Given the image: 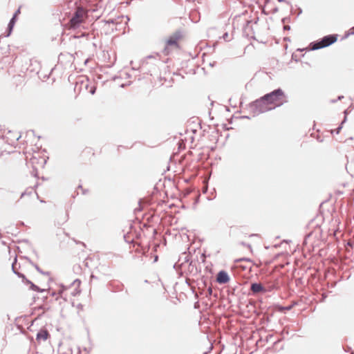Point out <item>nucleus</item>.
I'll use <instances>...</instances> for the list:
<instances>
[{"label":"nucleus","mask_w":354,"mask_h":354,"mask_svg":"<svg viewBox=\"0 0 354 354\" xmlns=\"http://www.w3.org/2000/svg\"><path fill=\"white\" fill-rule=\"evenodd\" d=\"M344 120L342 122V124H343L346 122V116H347V115L348 114V109L345 110V111H344Z\"/></svg>","instance_id":"16"},{"label":"nucleus","mask_w":354,"mask_h":354,"mask_svg":"<svg viewBox=\"0 0 354 354\" xmlns=\"http://www.w3.org/2000/svg\"><path fill=\"white\" fill-rule=\"evenodd\" d=\"M263 99L266 100L270 106L274 104V107L280 106L283 103L287 102L286 95L284 91L280 88L264 95Z\"/></svg>","instance_id":"1"},{"label":"nucleus","mask_w":354,"mask_h":354,"mask_svg":"<svg viewBox=\"0 0 354 354\" xmlns=\"http://www.w3.org/2000/svg\"><path fill=\"white\" fill-rule=\"evenodd\" d=\"M25 283L26 285H30V289L32 290L39 292H44L46 290L45 289L40 288L39 287H38L37 286L34 284L32 281H30L28 279L26 280Z\"/></svg>","instance_id":"10"},{"label":"nucleus","mask_w":354,"mask_h":354,"mask_svg":"<svg viewBox=\"0 0 354 354\" xmlns=\"http://www.w3.org/2000/svg\"><path fill=\"white\" fill-rule=\"evenodd\" d=\"M242 244H243V245H245V246H246V245H247V244H245V243H242Z\"/></svg>","instance_id":"25"},{"label":"nucleus","mask_w":354,"mask_h":354,"mask_svg":"<svg viewBox=\"0 0 354 354\" xmlns=\"http://www.w3.org/2000/svg\"><path fill=\"white\" fill-rule=\"evenodd\" d=\"M16 263H17V259L15 258V261L12 264V270L15 274V272H17L16 270V268H15Z\"/></svg>","instance_id":"15"},{"label":"nucleus","mask_w":354,"mask_h":354,"mask_svg":"<svg viewBox=\"0 0 354 354\" xmlns=\"http://www.w3.org/2000/svg\"><path fill=\"white\" fill-rule=\"evenodd\" d=\"M15 274L17 275L19 277L21 278L22 279V281L25 283V282L26 281V280H28V279L25 277V275L21 272H19L18 271L17 272H15Z\"/></svg>","instance_id":"13"},{"label":"nucleus","mask_w":354,"mask_h":354,"mask_svg":"<svg viewBox=\"0 0 354 354\" xmlns=\"http://www.w3.org/2000/svg\"><path fill=\"white\" fill-rule=\"evenodd\" d=\"M230 281V277L227 272L221 270L216 276V281L220 284H225Z\"/></svg>","instance_id":"5"},{"label":"nucleus","mask_w":354,"mask_h":354,"mask_svg":"<svg viewBox=\"0 0 354 354\" xmlns=\"http://www.w3.org/2000/svg\"><path fill=\"white\" fill-rule=\"evenodd\" d=\"M75 283H78V285L80 283V280L79 279H75L74 281H73V284Z\"/></svg>","instance_id":"21"},{"label":"nucleus","mask_w":354,"mask_h":354,"mask_svg":"<svg viewBox=\"0 0 354 354\" xmlns=\"http://www.w3.org/2000/svg\"><path fill=\"white\" fill-rule=\"evenodd\" d=\"M246 246H247V248H250V249H251V245H250V244H247V245H246Z\"/></svg>","instance_id":"24"},{"label":"nucleus","mask_w":354,"mask_h":354,"mask_svg":"<svg viewBox=\"0 0 354 354\" xmlns=\"http://www.w3.org/2000/svg\"><path fill=\"white\" fill-rule=\"evenodd\" d=\"M223 39L225 40H228V33L227 32H225L223 36Z\"/></svg>","instance_id":"18"},{"label":"nucleus","mask_w":354,"mask_h":354,"mask_svg":"<svg viewBox=\"0 0 354 354\" xmlns=\"http://www.w3.org/2000/svg\"><path fill=\"white\" fill-rule=\"evenodd\" d=\"M283 28H284V30H290V26L286 25V26H285L283 27Z\"/></svg>","instance_id":"22"},{"label":"nucleus","mask_w":354,"mask_h":354,"mask_svg":"<svg viewBox=\"0 0 354 354\" xmlns=\"http://www.w3.org/2000/svg\"><path fill=\"white\" fill-rule=\"evenodd\" d=\"M208 292H209V295H212V288H208Z\"/></svg>","instance_id":"23"},{"label":"nucleus","mask_w":354,"mask_h":354,"mask_svg":"<svg viewBox=\"0 0 354 354\" xmlns=\"http://www.w3.org/2000/svg\"><path fill=\"white\" fill-rule=\"evenodd\" d=\"M249 261V262L252 261V260L250 259H249V258H241V259H236L235 261V262L238 263V262H241V261Z\"/></svg>","instance_id":"14"},{"label":"nucleus","mask_w":354,"mask_h":354,"mask_svg":"<svg viewBox=\"0 0 354 354\" xmlns=\"http://www.w3.org/2000/svg\"><path fill=\"white\" fill-rule=\"evenodd\" d=\"M30 263L34 266V268L37 270V272L39 273L44 274V275H48V272H44L43 271L37 264L34 263L33 262H30Z\"/></svg>","instance_id":"11"},{"label":"nucleus","mask_w":354,"mask_h":354,"mask_svg":"<svg viewBox=\"0 0 354 354\" xmlns=\"http://www.w3.org/2000/svg\"><path fill=\"white\" fill-rule=\"evenodd\" d=\"M37 161V159L33 156L32 158H30V162L31 164L32 165V167H33V170L34 171H35V173L33 174V175L35 176H37V169H35V164L36 163V162Z\"/></svg>","instance_id":"12"},{"label":"nucleus","mask_w":354,"mask_h":354,"mask_svg":"<svg viewBox=\"0 0 354 354\" xmlns=\"http://www.w3.org/2000/svg\"><path fill=\"white\" fill-rule=\"evenodd\" d=\"M95 87H93V88H92L91 89L90 93H91L92 95H93V94L95 93Z\"/></svg>","instance_id":"19"},{"label":"nucleus","mask_w":354,"mask_h":354,"mask_svg":"<svg viewBox=\"0 0 354 354\" xmlns=\"http://www.w3.org/2000/svg\"><path fill=\"white\" fill-rule=\"evenodd\" d=\"M249 108L254 115H258L260 113H263L274 109V107H271L268 103H267L266 100L263 99V96L251 102L249 105Z\"/></svg>","instance_id":"2"},{"label":"nucleus","mask_w":354,"mask_h":354,"mask_svg":"<svg viewBox=\"0 0 354 354\" xmlns=\"http://www.w3.org/2000/svg\"><path fill=\"white\" fill-rule=\"evenodd\" d=\"M250 290L254 294L266 292L265 288L262 286L261 283H252L250 286Z\"/></svg>","instance_id":"7"},{"label":"nucleus","mask_w":354,"mask_h":354,"mask_svg":"<svg viewBox=\"0 0 354 354\" xmlns=\"http://www.w3.org/2000/svg\"><path fill=\"white\" fill-rule=\"evenodd\" d=\"M337 39L336 35H328L324 36L320 41L313 42L310 44L312 50H318L327 47L334 44Z\"/></svg>","instance_id":"3"},{"label":"nucleus","mask_w":354,"mask_h":354,"mask_svg":"<svg viewBox=\"0 0 354 354\" xmlns=\"http://www.w3.org/2000/svg\"><path fill=\"white\" fill-rule=\"evenodd\" d=\"M342 124H341V125L335 130V132L337 134H338L340 132V130L342 129Z\"/></svg>","instance_id":"17"},{"label":"nucleus","mask_w":354,"mask_h":354,"mask_svg":"<svg viewBox=\"0 0 354 354\" xmlns=\"http://www.w3.org/2000/svg\"><path fill=\"white\" fill-rule=\"evenodd\" d=\"M353 34H354V28H353L350 30V32H348V35H353Z\"/></svg>","instance_id":"20"},{"label":"nucleus","mask_w":354,"mask_h":354,"mask_svg":"<svg viewBox=\"0 0 354 354\" xmlns=\"http://www.w3.org/2000/svg\"><path fill=\"white\" fill-rule=\"evenodd\" d=\"M84 15V10L82 8H78L70 19L71 27H77L82 22Z\"/></svg>","instance_id":"4"},{"label":"nucleus","mask_w":354,"mask_h":354,"mask_svg":"<svg viewBox=\"0 0 354 354\" xmlns=\"http://www.w3.org/2000/svg\"><path fill=\"white\" fill-rule=\"evenodd\" d=\"M18 13H19V9L15 12V15H13L12 19L10 20V22L8 25V34L6 35L7 37H8L10 35V33L12 30V28H13L15 21H16V17Z\"/></svg>","instance_id":"9"},{"label":"nucleus","mask_w":354,"mask_h":354,"mask_svg":"<svg viewBox=\"0 0 354 354\" xmlns=\"http://www.w3.org/2000/svg\"><path fill=\"white\" fill-rule=\"evenodd\" d=\"M49 336V333L47 330L42 329L40 330L37 334V341H46Z\"/></svg>","instance_id":"8"},{"label":"nucleus","mask_w":354,"mask_h":354,"mask_svg":"<svg viewBox=\"0 0 354 354\" xmlns=\"http://www.w3.org/2000/svg\"><path fill=\"white\" fill-rule=\"evenodd\" d=\"M181 37V32L180 31H176L167 41V44L168 46H178V41Z\"/></svg>","instance_id":"6"}]
</instances>
